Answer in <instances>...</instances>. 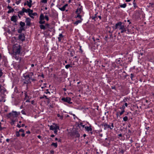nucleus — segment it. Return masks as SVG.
<instances>
[{
  "label": "nucleus",
  "instance_id": "obj_1",
  "mask_svg": "<svg viewBox=\"0 0 154 154\" xmlns=\"http://www.w3.org/2000/svg\"><path fill=\"white\" fill-rule=\"evenodd\" d=\"M22 50V47L20 45L17 44L14 45L13 47V54H18L19 55L20 53Z\"/></svg>",
  "mask_w": 154,
  "mask_h": 154
},
{
  "label": "nucleus",
  "instance_id": "obj_2",
  "mask_svg": "<svg viewBox=\"0 0 154 154\" xmlns=\"http://www.w3.org/2000/svg\"><path fill=\"white\" fill-rule=\"evenodd\" d=\"M23 76L24 78V79H23V84L24 85V84H26L27 86L28 84H30L31 83L30 75L29 74H27L26 75L25 74H23Z\"/></svg>",
  "mask_w": 154,
  "mask_h": 154
},
{
  "label": "nucleus",
  "instance_id": "obj_3",
  "mask_svg": "<svg viewBox=\"0 0 154 154\" xmlns=\"http://www.w3.org/2000/svg\"><path fill=\"white\" fill-rule=\"evenodd\" d=\"M18 115L16 111H13L12 112L7 114L6 116L8 118H10L11 117L15 118L17 117Z\"/></svg>",
  "mask_w": 154,
  "mask_h": 154
},
{
  "label": "nucleus",
  "instance_id": "obj_4",
  "mask_svg": "<svg viewBox=\"0 0 154 154\" xmlns=\"http://www.w3.org/2000/svg\"><path fill=\"white\" fill-rule=\"evenodd\" d=\"M71 136L74 137L75 138H79L80 137V135L78 131L76 130H74L72 132Z\"/></svg>",
  "mask_w": 154,
  "mask_h": 154
},
{
  "label": "nucleus",
  "instance_id": "obj_5",
  "mask_svg": "<svg viewBox=\"0 0 154 154\" xmlns=\"http://www.w3.org/2000/svg\"><path fill=\"white\" fill-rule=\"evenodd\" d=\"M25 35L24 33H21L19 34L17 38L19 40L23 42L25 41Z\"/></svg>",
  "mask_w": 154,
  "mask_h": 154
},
{
  "label": "nucleus",
  "instance_id": "obj_6",
  "mask_svg": "<svg viewBox=\"0 0 154 154\" xmlns=\"http://www.w3.org/2000/svg\"><path fill=\"white\" fill-rule=\"evenodd\" d=\"M61 100L64 102H66L68 103L71 104L72 103V102H71V99L70 97H63L61 99Z\"/></svg>",
  "mask_w": 154,
  "mask_h": 154
},
{
  "label": "nucleus",
  "instance_id": "obj_7",
  "mask_svg": "<svg viewBox=\"0 0 154 154\" xmlns=\"http://www.w3.org/2000/svg\"><path fill=\"white\" fill-rule=\"evenodd\" d=\"M7 91L6 88L2 85H0V93L2 94L5 95V93Z\"/></svg>",
  "mask_w": 154,
  "mask_h": 154
},
{
  "label": "nucleus",
  "instance_id": "obj_8",
  "mask_svg": "<svg viewBox=\"0 0 154 154\" xmlns=\"http://www.w3.org/2000/svg\"><path fill=\"white\" fill-rule=\"evenodd\" d=\"M123 23L120 21L117 23H116L115 25L113 27L114 29H116L117 28H119V29H120V27L123 25H122Z\"/></svg>",
  "mask_w": 154,
  "mask_h": 154
},
{
  "label": "nucleus",
  "instance_id": "obj_9",
  "mask_svg": "<svg viewBox=\"0 0 154 154\" xmlns=\"http://www.w3.org/2000/svg\"><path fill=\"white\" fill-rule=\"evenodd\" d=\"M31 19L29 17L26 18L25 20V22L26 23V25L27 26H31V23L30 22Z\"/></svg>",
  "mask_w": 154,
  "mask_h": 154
},
{
  "label": "nucleus",
  "instance_id": "obj_10",
  "mask_svg": "<svg viewBox=\"0 0 154 154\" xmlns=\"http://www.w3.org/2000/svg\"><path fill=\"white\" fill-rule=\"evenodd\" d=\"M68 51L69 52V56L73 57L75 54V51L74 50L72 49H69Z\"/></svg>",
  "mask_w": 154,
  "mask_h": 154
},
{
  "label": "nucleus",
  "instance_id": "obj_11",
  "mask_svg": "<svg viewBox=\"0 0 154 154\" xmlns=\"http://www.w3.org/2000/svg\"><path fill=\"white\" fill-rule=\"evenodd\" d=\"M92 127L91 125H90L89 126H85V131L88 132L90 131H92Z\"/></svg>",
  "mask_w": 154,
  "mask_h": 154
},
{
  "label": "nucleus",
  "instance_id": "obj_12",
  "mask_svg": "<svg viewBox=\"0 0 154 154\" xmlns=\"http://www.w3.org/2000/svg\"><path fill=\"white\" fill-rule=\"evenodd\" d=\"M20 132H22L23 133H24V130L22 129H21L19 130V131H16L15 133V134L17 137H19L20 136V134L19 133Z\"/></svg>",
  "mask_w": 154,
  "mask_h": 154
},
{
  "label": "nucleus",
  "instance_id": "obj_13",
  "mask_svg": "<svg viewBox=\"0 0 154 154\" xmlns=\"http://www.w3.org/2000/svg\"><path fill=\"white\" fill-rule=\"evenodd\" d=\"M83 7L82 6H81V7H78L75 11L76 13L81 14V13L83 11Z\"/></svg>",
  "mask_w": 154,
  "mask_h": 154
},
{
  "label": "nucleus",
  "instance_id": "obj_14",
  "mask_svg": "<svg viewBox=\"0 0 154 154\" xmlns=\"http://www.w3.org/2000/svg\"><path fill=\"white\" fill-rule=\"evenodd\" d=\"M17 16L16 15H13L11 18V20L14 23H16L17 21Z\"/></svg>",
  "mask_w": 154,
  "mask_h": 154
},
{
  "label": "nucleus",
  "instance_id": "obj_15",
  "mask_svg": "<svg viewBox=\"0 0 154 154\" xmlns=\"http://www.w3.org/2000/svg\"><path fill=\"white\" fill-rule=\"evenodd\" d=\"M119 29L121 30V33H123L124 32H125L126 31V28L125 27V26L123 25L120 27Z\"/></svg>",
  "mask_w": 154,
  "mask_h": 154
},
{
  "label": "nucleus",
  "instance_id": "obj_16",
  "mask_svg": "<svg viewBox=\"0 0 154 154\" xmlns=\"http://www.w3.org/2000/svg\"><path fill=\"white\" fill-rule=\"evenodd\" d=\"M2 62H3L4 63L3 65L5 67L7 66L8 62L7 59L5 57L3 58Z\"/></svg>",
  "mask_w": 154,
  "mask_h": 154
},
{
  "label": "nucleus",
  "instance_id": "obj_17",
  "mask_svg": "<svg viewBox=\"0 0 154 154\" xmlns=\"http://www.w3.org/2000/svg\"><path fill=\"white\" fill-rule=\"evenodd\" d=\"M17 54H13V56L14 57V58L17 60L19 61V62H20L21 60V58L20 57H19V56H17Z\"/></svg>",
  "mask_w": 154,
  "mask_h": 154
},
{
  "label": "nucleus",
  "instance_id": "obj_18",
  "mask_svg": "<svg viewBox=\"0 0 154 154\" xmlns=\"http://www.w3.org/2000/svg\"><path fill=\"white\" fill-rule=\"evenodd\" d=\"M97 14L98 13L97 12L95 14L94 16H93L91 17L92 20H94V21H96V20L97 19Z\"/></svg>",
  "mask_w": 154,
  "mask_h": 154
},
{
  "label": "nucleus",
  "instance_id": "obj_19",
  "mask_svg": "<svg viewBox=\"0 0 154 154\" xmlns=\"http://www.w3.org/2000/svg\"><path fill=\"white\" fill-rule=\"evenodd\" d=\"M104 125V129L105 130L107 129L108 128L110 129V125L107 124V123H105Z\"/></svg>",
  "mask_w": 154,
  "mask_h": 154
},
{
  "label": "nucleus",
  "instance_id": "obj_20",
  "mask_svg": "<svg viewBox=\"0 0 154 154\" xmlns=\"http://www.w3.org/2000/svg\"><path fill=\"white\" fill-rule=\"evenodd\" d=\"M25 29H24V27H20L19 29H18L17 30V32L21 34L23 33H22V31H25Z\"/></svg>",
  "mask_w": 154,
  "mask_h": 154
},
{
  "label": "nucleus",
  "instance_id": "obj_21",
  "mask_svg": "<svg viewBox=\"0 0 154 154\" xmlns=\"http://www.w3.org/2000/svg\"><path fill=\"white\" fill-rule=\"evenodd\" d=\"M45 18V16H44L43 14L42 13H41L39 17L40 20H43Z\"/></svg>",
  "mask_w": 154,
  "mask_h": 154
},
{
  "label": "nucleus",
  "instance_id": "obj_22",
  "mask_svg": "<svg viewBox=\"0 0 154 154\" xmlns=\"http://www.w3.org/2000/svg\"><path fill=\"white\" fill-rule=\"evenodd\" d=\"M25 10L23 9V8L22 9V10L21 11H19L18 12V14H20L21 15H23V13L25 12Z\"/></svg>",
  "mask_w": 154,
  "mask_h": 154
},
{
  "label": "nucleus",
  "instance_id": "obj_23",
  "mask_svg": "<svg viewBox=\"0 0 154 154\" xmlns=\"http://www.w3.org/2000/svg\"><path fill=\"white\" fill-rule=\"evenodd\" d=\"M63 35L62 34H60L59 35V37H58V39L59 42H60L62 38H63Z\"/></svg>",
  "mask_w": 154,
  "mask_h": 154
},
{
  "label": "nucleus",
  "instance_id": "obj_24",
  "mask_svg": "<svg viewBox=\"0 0 154 154\" xmlns=\"http://www.w3.org/2000/svg\"><path fill=\"white\" fill-rule=\"evenodd\" d=\"M20 27H23L25 26V23L24 22H23L22 21H21L20 23Z\"/></svg>",
  "mask_w": 154,
  "mask_h": 154
},
{
  "label": "nucleus",
  "instance_id": "obj_25",
  "mask_svg": "<svg viewBox=\"0 0 154 154\" xmlns=\"http://www.w3.org/2000/svg\"><path fill=\"white\" fill-rule=\"evenodd\" d=\"M40 28L42 29H43L44 30H45L46 28L45 26L43 25H39Z\"/></svg>",
  "mask_w": 154,
  "mask_h": 154
},
{
  "label": "nucleus",
  "instance_id": "obj_26",
  "mask_svg": "<svg viewBox=\"0 0 154 154\" xmlns=\"http://www.w3.org/2000/svg\"><path fill=\"white\" fill-rule=\"evenodd\" d=\"M82 20H77L75 22H74V24L76 25H78L79 23H81L82 22Z\"/></svg>",
  "mask_w": 154,
  "mask_h": 154
},
{
  "label": "nucleus",
  "instance_id": "obj_27",
  "mask_svg": "<svg viewBox=\"0 0 154 154\" xmlns=\"http://www.w3.org/2000/svg\"><path fill=\"white\" fill-rule=\"evenodd\" d=\"M24 92H25L24 94H25V97L24 98V100H26L27 98H29V97L28 96L27 94V92L26 91H24Z\"/></svg>",
  "mask_w": 154,
  "mask_h": 154
},
{
  "label": "nucleus",
  "instance_id": "obj_28",
  "mask_svg": "<svg viewBox=\"0 0 154 154\" xmlns=\"http://www.w3.org/2000/svg\"><path fill=\"white\" fill-rule=\"evenodd\" d=\"M51 146H54L55 148H57V143H52L51 144Z\"/></svg>",
  "mask_w": 154,
  "mask_h": 154
},
{
  "label": "nucleus",
  "instance_id": "obj_29",
  "mask_svg": "<svg viewBox=\"0 0 154 154\" xmlns=\"http://www.w3.org/2000/svg\"><path fill=\"white\" fill-rule=\"evenodd\" d=\"M133 4L134 5V8L135 9L136 8H138V7L137 6L136 2H135V0H134V2H133Z\"/></svg>",
  "mask_w": 154,
  "mask_h": 154
},
{
  "label": "nucleus",
  "instance_id": "obj_30",
  "mask_svg": "<svg viewBox=\"0 0 154 154\" xmlns=\"http://www.w3.org/2000/svg\"><path fill=\"white\" fill-rule=\"evenodd\" d=\"M76 14H77V15L76 17V18L79 17V18L81 20H82L83 19L82 18V16H81V15H80V14H79V13H76Z\"/></svg>",
  "mask_w": 154,
  "mask_h": 154
},
{
  "label": "nucleus",
  "instance_id": "obj_31",
  "mask_svg": "<svg viewBox=\"0 0 154 154\" xmlns=\"http://www.w3.org/2000/svg\"><path fill=\"white\" fill-rule=\"evenodd\" d=\"M54 125H55V126H54L55 129L59 130L60 127L59 126L57 125V124H54Z\"/></svg>",
  "mask_w": 154,
  "mask_h": 154
},
{
  "label": "nucleus",
  "instance_id": "obj_32",
  "mask_svg": "<svg viewBox=\"0 0 154 154\" xmlns=\"http://www.w3.org/2000/svg\"><path fill=\"white\" fill-rule=\"evenodd\" d=\"M59 9L62 11H64L65 10L66 8L63 6L62 8H59Z\"/></svg>",
  "mask_w": 154,
  "mask_h": 154
},
{
  "label": "nucleus",
  "instance_id": "obj_33",
  "mask_svg": "<svg viewBox=\"0 0 154 154\" xmlns=\"http://www.w3.org/2000/svg\"><path fill=\"white\" fill-rule=\"evenodd\" d=\"M120 6L121 8H125L126 6V3H124L123 4L120 5Z\"/></svg>",
  "mask_w": 154,
  "mask_h": 154
},
{
  "label": "nucleus",
  "instance_id": "obj_34",
  "mask_svg": "<svg viewBox=\"0 0 154 154\" xmlns=\"http://www.w3.org/2000/svg\"><path fill=\"white\" fill-rule=\"evenodd\" d=\"M80 126H82L83 128H85V125H83V123L82 122H80L78 126L80 127Z\"/></svg>",
  "mask_w": 154,
  "mask_h": 154
},
{
  "label": "nucleus",
  "instance_id": "obj_35",
  "mask_svg": "<svg viewBox=\"0 0 154 154\" xmlns=\"http://www.w3.org/2000/svg\"><path fill=\"white\" fill-rule=\"evenodd\" d=\"M72 66H71L70 64H67L66 65L65 68L66 69H68L69 67H72Z\"/></svg>",
  "mask_w": 154,
  "mask_h": 154
},
{
  "label": "nucleus",
  "instance_id": "obj_36",
  "mask_svg": "<svg viewBox=\"0 0 154 154\" xmlns=\"http://www.w3.org/2000/svg\"><path fill=\"white\" fill-rule=\"evenodd\" d=\"M55 129L54 126L51 125L50 126V130H54Z\"/></svg>",
  "mask_w": 154,
  "mask_h": 154
},
{
  "label": "nucleus",
  "instance_id": "obj_37",
  "mask_svg": "<svg viewBox=\"0 0 154 154\" xmlns=\"http://www.w3.org/2000/svg\"><path fill=\"white\" fill-rule=\"evenodd\" d=\"M14 11V9L13 8H12V9H11V10H8V11L7 13L8 14H10L11 12H13Z\"/></svg>",
  "mask_w": 154,
  "mask_h": 154
},
{
  "label": "nucleus",
  "instance_id": "obj_38",
  "mask_svg": "<svg viewBox=\"0 0 154 154\" xmlns=\"http://www.w3.org/2000/svg\"><path fill=\"white\" fill-rule=\"evenodd\" d=\"M23 8L24 9V10H25V12H26V13H29V11L30 10V8H28L27 9H26L24 8Z\"/></svg>",
  "mask_w": 154,
  "mask_h": 154
},
{
  "label": "nucleus",
  "instance_id": "obj_39",
  "mask_svg": "<svg viewBox=\"0 0 154 154\" xmlns=\"http://www.w3.org/2000/svg\"><path fill=\"white\" fill-rule=\"evenodd\" d=\"M123 121L125 122H126L128 120V117L127 116H125V117L123 118Z\"/></svg>",
  "mask_w": 154,
  "mask_h": 154
},
{
  "label": "nucleus",
  "instance_id": "obj_40",
  "mask_svg": "<svg viewBox=\"0 0 154 154\" xmlns=\"http://www.w3.org/2000/svg\"><path fill=\"white\" fill-rule=\"evenodd\" d=\"M57 117H60V119H62L63 118V116H61L60 114H57Z\"/></svg>",
  "mask_w": 154,
  "mask_h": 154
},
{
  "label": "nucleus",
  "instance_id": "obj_41",
  "mask_svg": "<svg viewBox=\"0 0 154 154\" xmlns=\"http://www.w3.org/2000/svg\"><path fill=\"white\" fill-rule=\"evenodd\" d=\"M114 123H111V125H110V129L112 130L113 128H114Z\"/></svg>",
  "mask_w": 154,
  "mask_h": 154
},
{
  "label": "nucleus",
  "instance_id": "obj_42",
  "mask_svg": "<svg viewBox=\"0 0 154 154\" xmlns=\"http://www.w3.org/2000/svg\"><path fill=\"white\" fill-rule=\"evenodd\" d=\"M45 21L43 20H40L39 22V23L41 24V25H42V24H45Z\"/></svg>",
  "mask_w": 154,
  "mask_h": 154
},
{
  "label": "nucleus",
  "instance_id": "obj_43",
  "mask_svg": "<svg viewBox=\"0 0 154 154\" xmlns=\"http://www.w3.org/2000/svg\"><path fill=\"white\" fill-rule=\"evenodd\" d=\"M48 0H42L41 1V3H44L45 4H46Z\"/></svg>",
  "mask_w": 154,
  "mask_h": 154
},
{
  "label": "nucleus",
  "instance_id": "obj_44",
  "mask_svg": "<svg viewBox=\"0 0 154 154\" xmlns=\"http://www.w3.org/2000/svg\"><path fill=\"white\" fill-rule=\"evenodd\" d=\"M3 72L2 69L0 68V78L2 75Z\"/></svg>",
  "mask_w": 154,
  "mask_h": 154
},
{
  "label": "nucleus",
  "instance_id": "obj_45",
  "mask_svg": "<svg viewBox=\"0 0 154 154\" xmlns=\"http://www.w3.org/2000/svg\"><path fill=\"white\" fill-rule=\"evenodd\" d=\"M119 108L120 109H122V110L125 111V106L124 105H123L122 106V107H120Z\"/></svg>",
  "mask_w": 154,
  "mask_h": 154
},
{
  "label": "nucleus",
  "instance_id": "obj_46",
  "mask_svg": "<svg viewBox=\"0 0 154 154\" xmlns=\"http://www.w3.org/2000/svg\"><path fill=\"white\" fill-rule=\"evenodd\" d=\"M128 134H129V135H131V134L133 133V132H132L131 130H130V129H129L128 131Z\"/></svg>",
  "mask_w": 154,
  "mask_h": 154
},
{
  "label": "nucleus",
  "instance_id": "obj_47",
  "mask_svg": "<svg viewBox=\"0 0 154 154\" xmlns=\"http://www.w3.org/2000/svg\"><path fill=\"white\" fill-rule=\"evenodd\" d=\"M134 77V75L133 74L131 73V78L132 80H134V79H133V78Z\"/></svg>",
  "mask_w": 154,
  "mask_h": 154
},
{
  "label": "nucleus",
  "instance_id": "obj_48",
  "mask_svg": "<svg viewBox=\"0 0 154 154\" xmlns=\"http://www.w3.org/2000/svg\"><path fill=\"white\" fill-rule=\"evenodd\" d=\"M45 18L47 21H48L49 20V18L48 15L45 16Z\"/></svg>",
  "mask_w": 154,
  "mask_h": 154
},
{
  "label": "nucleus",
  "instance_id": "obj_49",
  "mask_svg": "<svg viewBox=\"0 0 154 154\" xmlns=\"http://www.w3.org/2000/svg\"><path fill=\"white\" fill-rule=\"evenodd\" d=\"M30 75V77H32V76H33L34 75V74L33 72H30L29 73V74Z\"/></svg>",
  "mask_w": 154,
  "mask_h": 154
},
{
  "label": "nucleus",
  "instance_id": "obj_50",
  "mask_svg": "<svg viewBox=\"0 0 154 154\" xmlns=\"http://www.w3.org/2000/svg\"><path fill=\"white\" fill-rule=\"evenodd\" d=\"M31 15L33 16H36L38 15V14L36 12H34Z\"/></svg>",
  "mask_w": 154,
  "mask_h": 154
},
{
  "label": "nucleus",
  "instance_id": "obj_51",
  "mask_svg": "<svg viewBox=\"0 0 154 154\" xmlns=\"http://www.w3.org/2000/svg\"><path fill=\"white\" fill-rule=\"evenodd\" d=\"M50 25L49 24H48V23H46L45 25V27H47V28H48V29H49L50 28Z\"/></svg>",
  "mask_w": 154,
  "mask_h": 154
},
{
  "label": "nucleus",
  "instance_id": "obj_52",
  "mask_svg": "<svg viewBox=\"0 0 154 154\" xmlns=\"http://www.w3.org/2000/svg\"><path fill=\"white\" fill-rule=\"evenodd\" d=\"M21 2V0H19L18 1H16V2L15 3L16 4H17V5H18Z\"/></svg>",
  "mask_w": 154,
  "mask_h": 154
},
{
  "label": "nucleus",
  "instance_id": "obj_53",
  "mask_svg": "<svg viewBox=\"0 0 154 154\" xmlns=\"http://www.w3.org/2000/svg\"><path fill=\"white\" fill-rule=\"evenodd\" d=\"M7 8L8 9H9V10H11V9H12V8L9 5H8L7 6Z\"/></svg>",
  "mask_w": 154,
  "mask_h": 154
},
{
  "label": "nucleus",
  "instance_id": "obj_54",
  "mask_svg": "<svg viewBox=\"0 0 154 154\" xmlns=\"http://www.w3.org/2000/svg\"><path fill=\"white\" fill-rule=\"evenodd\" d=\"M125 112V111L122 110L120 112V116L122 115Z\"/></svg>",
  "mask_w": 154,
  "mask_h": 154
},
{
  "label": "nucleus",
  "instance_id": "obj_55",
  "mask_svg": "<svg viewBox=\"0 0 154 154\" xmlns=\"http://www.w3.org/2000/svg\"><path fill=\"white\" fill-rule=\"evenodd\" d=\"M33 11L32 10L30 9V10L29 11L28 14L30 13V15H31L33 13Z\"/></svg>",
  "mask_w": 154,
  "mask_h": 154
},
{
  "label": "nucleus",
  "instance_id": "obj_56",
  "mask_svg": "<svg viewBox=\"0 0 154 154\" xmlns=\"http://www.w3.org/2000/svg\"><path fill=\"white\" fill-rule=\"evenodd\" d=\"M32 4L31 3L29 4V3L27 4V5L29 8H31L32 7Z\"/></svg>",
  "mask_w": 154,
  "mask_h": 154
},
{
  "label": "nucleus",
  "instance_id": "obj_57",
  "mask_svg": "<svg viewBox=\"0 0 154 154\" xmlns=\"http://www.w3.org/2000/svg\"><path fill=\"white\" fill-rule=\"evenodd\" d=\"M57 130L58 129H54V133L56 134H57Z\"/></svg>",
  "mask_w": 154,
  "mask_h": 154
},
{
  "label": "nucleus",
  "instance_id": "obj_58",
  "mask_svg": "<svg viewBox=\"0 0 154 154\" xmlns=\"http://www.w3.org/2000/svg\"><path fill=\"white\" fill-rule=\"evenodd\" d=\"M28 15L29 16L31 17L32 19H34V17L32 15H30V13L28 14Z\"/></svg>",
  "mask_w": 154,
  "mask_h": 154
},
{
  "label": "nucleus",
  "instance_id": "obj_59",
  "mask_svg": "<svg viewBox=\"0 0 154 154\" xmlns=\"http://www.w3.org/2000/svg\"><path fill=\"white\" fill-rule=\"evenodd\" d=\"M30 80H31L32 82H34L36 81V79L34 78H33L32 77H30Z\"/></svg>",
  "mask_w": 154,
  "mask_h": 154
},
{
  "label": "nucleus",
  "instance_id": "obj_60",
  "mask_svg": "<svg viewBox=\"0 0 154 154\" xmlns=\"http://www.w3.org/2000/svg\"><path fill=\"white\" fill-rule=\"evenodd\" d=\"M50 153L51 154H54V150H52L50 151Z\"/></svg>",
  "mask_w": 154,
  "mask_h": 154
},
{
  "label": "nucleus",
  "instance_id": "obj_61",
  "mask_svg": "<svg viewBox=\"0 0 154 154\" xmlns=\"http://www.w3.org/2000/svg\"><path fill=\"white\" fill-rule=\"evenodd\" d=\"M21 112L23 114L25 115L26 114L25 112L23 110H22Z\"/></svg>",
  "mask_w": 154,
  "mask_h": 154
},
{
  "label": "nucleus",
  "instance_id": "obj_62",
  "mask_svg": "<svg viewBox=\"0 0 154 154\" xmlns=\"http://www.w3.org/2000/svg\"><path fill=\"white\" fill-rule=\"evenodd\" d=\"M116 62L117 63L119 64L120 62L119 60H116Z\"/></svg>",
  "mask_w": 154,
  "mask_h": 154
},
{
  "label": "nucleus",
  "instance_id": "obj_63",
  "mask_svg": "<svg viewBox=\"0 0 154 154\" xmlns=\"http://www.w3.org/2000/svg\"><path fill=\"white\" fill-rule=\"evenodd\" d=\"M79 50L81 51V53H82L83 52V51L81 48V46H80Z\"/></svg>",
  "mask_w": 154,
  "mask_h": 154
},
{
  "label": "nucleus",
  "instance_id": "obj_64",
  "mask_svg": "<svg viewBox=\"0 0 154 154\" xmlns=\"http://www.w3.org/2000/svg\"><path fill=\"white\" fill-rule=\"evenodd\" d=\"M130 143H129L130 144V143H132L133 141V140L132 139V138H131L130 140Z\"/></svg>",
  "mask_w": 154,
  "mask_h": 154
}]
</instances>
